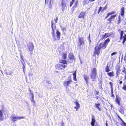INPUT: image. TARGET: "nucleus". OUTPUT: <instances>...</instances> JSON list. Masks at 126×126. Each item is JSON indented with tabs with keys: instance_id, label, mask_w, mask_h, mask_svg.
<instances>
[{
	"instance_id": "38",
	"label": "nucleus",
	"mask_w": 126,
	"mask_h": 126,
	"mask_svg": "<svg viewBox=\"0 0 126 126\" xmlns=\"http://www.w3.org/2000/svg\"><path fill=\"white\" fill-rule=\"evenodd\" d=\"M117 81L118 82V83L119 84H121L123 82V81L121 79H120L118 80Z\"/></svg>"
},
{
	"instance_id": "47",
	"label": "nucleus",
	"mask_w": 126,
	"mask_h": 126,
	"mask_svg": "<svg viewBox=\"0 0 126 126\" xmlns=\"http://www.w3.org/2000/svg\"><path fill=\"white\" fill-rule=\"evenodd\" d=\"M58 17H57L55 18L54 19V20L55 21V23H56L57 22V21L58 20Z\"/></svg>"
},
{
	"instance_id": "52",
	"label": "nucleus",
	"mask_w": 126,
	"mask_h": 126,
	"mask_svg": "<svg viewBox=\"0 0 126 126\" xmlns=\"http://www.w3.org/2000/svg\"><path fill=\"white\" fill-rule=\"evenodd\" d=\"M106 8H107V6H105V7H104L103 9V10H102V11H104V10Z\"/></svg>"
},
{
	"instance_id": "57",
	"label": "nucleus",
	"mask_w": 126,
	"mask_h": 126,
	"mask_svg": "<svg viewBox=\"0 0 126 126\" xmlns=\"http://www.w3.org/2000/svg\"><path fill=\"white\" fill-rule=\"evenodd\" d=\"M106 126H108V123L107 121H106Z\"/></svg>"
},
{
	"instance_id": "23",
	"label": "nucleus",
	"mask_w": 126,
	"mask_h": 126,
	"mask_svg": "<svg viewBox=\"0 0 126 126\" xmlns=\"http://www.w3.org/2000/svg\"><path fill=\"white\" fill-rule=\"evenodd\" d=\"M107 74L108 76L110 77H112L114 76V72L112 71L110 72H108L107 73Z\"/></svg>"
},
{
	"instance_id": "51",
	"label": "nucleus",
	"mask_w": 126,
	"mask_h": 126,
	"mask_svg": "<svg viewBox=\"0 0 126 126\" xmlns=\"http://www.w3.org/2000/svg\"><path fill=\"white\" fill-rule=\"evenodd\" d=\"M90 33L89 34V36H88V40H90Z\"/></svg>"
},
{
	"instance_id": "14",
	"label": "nucleus",
	"mask_w": 126,
	"mask_h": 126,
	"mask_svg": "<svg viewBox=\"0 0 126 126\" xmlns=\"http://www.w3.org/2000/svg\"><path fill=\"white\" fill-rule=\"evenodd\" d=\"M75 100L76 101L74 102V103L75 104L76 106L74 107V108L76 109L77 111L80 108V104L79 103L77 100Z\"/></svg>"
},
{
	"instance_id": "30",
	"label": "nucleus",
	"mask_w": 126,
	"mask_h": 126,
	"mask_svg": "<svg viewBox=\"0 0 126 126\" xmlns=\"http://www.w3.org/2000/svg\"><path fill=\"white\" fill-rule=\"evenodd\" d=\"M100 103H95V105L96 106V108L98 109V110L99 111L101 110V109L100 108Z\"/></svg>"
},
{
	"instance_id": "3",
	"label": "nucleus",
	"mask_w": 126,
	"mask_h": 126,
	"mask_svg": "<svg viewBox=\"0 0 126 126\" xmlns=\"http://www.w3.org/2000/svg\"><path fill=\"white\" fill-rule=\"evenodd\" d=\"M124 32L123 30H122L120 33V37L119 39L121 40L123 39V41L122 42V44H124L125 42L126 41V34H124L123 36Z\"/></svg>"
},
{
	"instance_id": "43",
	"label": "nucleus",
	"mask_w": 126,
	"mask_h": 126,
	"mask_svg": "<svg viewBox=\"0 0 126 126\" xmlns=\"http://www.w3.org/2000/svg\"><path fill=\"white\" fill-rule=\"evenodd\" d=\"M74 1L71 0V1L70 2V7H71L72 6L74 3Z\"/></svg>"
},
{
	"instance_id": "12",
	"label": "nucleus",
	"mask_w": 126,
	"mask_h": 126,
	"mask_svg": "<svg viewBox=\"0 0 126 126\" xmlns=\"http://www.w3.org/2000/svg\"><path fill=\"white\" fill-rule=\"evenodd\" d=\"M78 40L79 43V44L78 45V46L80 47L81 45H84V41L83 38L79 37L78 38Z\"/></svg>"
},
{
	"instance_id": "36",
	"label": "nucleus",
	"mask_w": 126,
	"mask_h": 126,
	"mask_svg": "<svg viewBox=\"0 0 126 126\" xmlns=\"http://www.w3.org/2000/svg\"><path fill=\"white\" fill-rule=\"evenodd\" d=\"M29 91L30 92V95H31V96H32V98H34V95L33 94V93H32V92H31V90L30 89V90H29Z\"/></svg>"
},
{
	"instance_id": "5",
	"label": "nucleus",
	"mask_w": 126,
	"mask_h": 126,
	"mask_svg": "<svg viewBox=\"0 0 126 126\" xmlns=\"http://www.w3.org/2000/svg\"><path fill=\"white\" fill-rule=\"evenodd\" d=\"M121 66L119 64L116 65L115 67V69L116 70L115 78H117L119 77V75L120 74V71H121Z\"/></svg>"
},
{
	"instance_id": "39",
	"label": "nucleus",
	"mask_w": 126,
	"mask_h": 126,
	"mask_svg": "<svg viewBox=\"0 0 126 126\" xmlns=\"http://www.w3.org/2000/svg\"><path fill=\"white\" fill-rule=\"evenodd\" d=\"M122 88L125 91H126V85H124L123 87Z\"/></svg>"
},
{
	"instance_id": "41",
	"label": "nucleus",
	"mask_w": 126,
	"mask_h": 126,
	"mask_svg": "<svg viewBox=\"0 0 126 126\" xmlns=\"http://www.w3.org/2000/svg\"><path fill=\"white\" fill-rule=\"evenodd\" d=\"M102 9V7H101V6L99 8L98 10V12H97L98 14L100 13V11Z\"/></svg>"
},
{
	"instance_id": "50",
	"label": "nucleus",
	"mask_w": 126,
	"mask_h": 126,
	"mask_svg": "<svg viewBox=\"0 0 126 126\" xmlns=\"http://www.w3.org/2000/svg\"><path fill=\"white\" fill-rule=\"evenodd\" d=\"M31 102H32L34 104H35V101L34 100V98H32V99L31 100Z\"/></svg>"
},
{
	"instance_id": "24",
	"label": "nucleus",
	"mask_w": 126,
	"mask_h": 126,
	"mask_svg": "<svg viewBox=\"0 0 126 126\" xmlns=\"http://www.w3.org/2000/svg\"><path fill=\"white\" fill-rule=\"evenodd\" d=\"M59 63L62 64H67V61L66 60L63 59H60L59 60Z\"/></svg>"
},
{
	"instance_id": "15",
	"label": "nucleus",
	"mask_w": 126,
	"mask_h": 126,
	"mask_svg": "<svg viewBox=\"0 0 126 126\" xmlns=\"http://www.w3.org/2000/svg\"><path fill=\"white\" fill-rule=\"evenodd\" d=\"M68 57L69 60L70 61L74 60H75V57L74 56L73 54L72 53H69L68 56Z\"/></svg>"
},
{
	"instance_id": "7",
	"label": "nucleus",
	"mask_w": 126,
	"mask_h": 126,
	"mask_svg": "<svg viewBox=\"0 0 126 126\" xmlns=\"http://www.w3.org/2000/svg\"><path fill=\"white\" fill-rule=\"evenodd\" d=\"M56 35L55 36V35L52 36L54 39V40H59L60 39L61 34L60 32L58 30L56 31Z\"/></svg>"
},
{
	"instance_id": "33",
	"label": "nucleus",
	"mask_w": 126,
	"mask_h": 126,
	"mask_svg": "<svg viewBox=\"0 0 126 126\" xmlns=\"http://www.w3.org/2000/svg\"><path fill=\"white\" fill-rule=\"evenodd\" d=\"M118 118L122 121V123L121 125L122 126H126V123L124 122L122 120V119L119 116H118Z\"/></svg>"
},
{
	"instance_id": "27",
	"label": "nucleus",
	"mask_w": 126,
	"mask_h": 126,
	"mask_svg": "<svg viewBox=\"0 0 126 126\" xmlns=\"http://www.w3.org/2000/svg\"><path fill=\"white\" fill-rule=\"evenodd\" d=\"M105 69V72L107 73L110 71V67L108 64L106 66Z\"/></svg>"
},
{
	"instance_id": "19",
	"label": "nucleus",
	"mask_w": 126,
	"mask_h": 126,
	"mask_svg": "<svg viewBox=\"0 0 126 126\" xmlns=\"http://www.w3.org/2000/svg\"><path fill=\"white\" fill-rule=\"evenodd\" d=\"M120 98L117 95L116 96V98L115 100V102L117 104L119 105H120Z\"/></svg>"
},
{
	"instance_id": "48",
	"label": "nucleus",
	"mask_w": 126,
	"mask_h": 126,
	"mask_svg": "<svg viewBox=\"0 0 126 126\" xmlns=\"http://www.w3.org/2000/svg\"><path fill=\"white\" fill-rule=\"evenodd\" d=\"M66 91L67 92H69L70 91V90L69 88H67V87H66Z\"/></svg>"
},
{
	"instance_id": "60",
	"label": "nucleus",
	"mask_w": 126,
	"mask_h": 126,
	"mask_svg": "<svg viewBox=\"0 0 126 126\" xmlns=\"http://www.w3.org/2000/svg\"><path fill=\"white\" fill-rule=\"evenodd\" d=\"M123 78V77L122 76H121L120 77V79H122Z\"/></svg>"
},
{
	"instance_id": "8",
	"label": "nucleus",
	"mask_w": 126,
	"mask_h": 126,
	"mask_svg": "<svg viewBox=\"0 0 126 126\" xmlns=\"http://www.w3.org/2000/svg\"><path fill=\"white\" fill-rule=\"evenodd\" d=\"M116 15H111L108 18L107 20L108 24H111V21H113L115 20V18L116 16Z\"/></svg>"
},
{
	"instance_id": "13",
	"label": "nucleus",
	"mask_w": 126,
	"mask_h": 126,
	"mask_svg": "<svg viewBox=\"0 0 126 126\" xmlns=\"http://www.w3.org/2000/svg\"><path fill=\"white\" fill-rule=\"evenodd\" d=\"M85 16V12L82 11L79 15L78 16V18H82L83 19L84 18Z\"/></svg>"
},
{
	"instance_id": "63",
	"label": "nucleus",
	"mask_w": 126,
	"mask_h": 126,
	"mask_svg": "<svg viewBox=\"0 0 126 126\" xmlns=\"http://www.w3.org/2000/svg\"><path fill=\"white\" fill-rule=\"evenodd\" d=\"M100 99L101 100H102V98H100Z\"/></svg>"
},
{
	"instance_id": "55",
	"label": "nucleus",
	"mask_w": 126,
	"mask_h": 126,
	"mask_svg": "<svg viewBox=\"0 0 126 126\" xmlns=\"http://www.w3.org/2000/svg\"><path fill=\"white\" fill-rule=\"evenodd\" d=\"M61 125L63 126L64 125V123H63V122H62V123H61Z\"/></svg>"
},
{
	"instance_id": "58",
	"label": "nucleus",
	"mask_w": 126,
	"mask_h": 126,
	"mask_svg": "<svg viewBox=\"0 0 126 126\" xmlns=\"http://www.w3.org/2000/svg\"><path fill=\"white\" fill-rule=\"evenodd\" d=\"M89 40V44L90 45V44L91 42V40L90 39V40Z\"/></svg>"
},
{
	"instance_id": "9",
	"label": "nucleus",
	"mask_w": 126,
	"mask_h": 126,
	"mask_svg": "<svg viewBox=\"0 0 126 126\" xmlns=\"http://www.w3.org/2000/svg\"><path fill=\"white\" fill-rule=\"evenodd\" d=\"M25 118V117L24 116H18L15 117L14 116H12L11 117V120L13 122L16 121L18 119H24Z\"/></svg>"
},
{
	"instance_id": "25",
	"label": "nucleus",
	"mask_w": 126,
	"mask_h": 126,
	"mask_svg": "<svg viewBox=\"0 0 126 126\" xmlns=\"http://www.w3.org/2000/svg\"><path fill=\"white\" fill-rule=\"evenodd\" d=\"M91 74H97V72L96 68H94L92 69L91 71Z\"/></svg>"
},
{
	"instance_id": "1",
	"label": "nucleus",
	"mask_w": 126,
	"mask_h": 126,
	"mask_svg": "<svg viewBox=\"0 0 126 126\" xmlns=\"http://www.w3.org/2000/svg\"><path fill=\"white\" fill-rule=\"evenodd\" d=\"M106 47V46L104 43H100L98 47L97 46L95 47L94 48V55H99L100 53V49H104Z\"/></svg>"
},
{
	"instance_id": "40",
	"label": "nucleus",
	"mask_w": 126,
	"mask_h": 126,
	"mask_svg": "<svg viewBox=\"0 0 126 126\" xmlns=\"http://www.w3.org/2000/svg\"><path fill=\"white\" fill-rule=\"evenodd\" d=\"M109 84L110 85L111 89L112 88H113L112 83L111 82H109Z\"/></svg>"
},
{
	"instance_id": "29",
	"label": "nucleus",
	"mask_w": 126,
	"mask_h": 126,
	"mask_svg": "<svg viewBox=\"0 0 126 126\" xmlns=\"http://www.w3.org/2000/svg\"><path fill=\"white\" fill-rule=\"evenodd\" d=\"M122 72L125 74L124 76V80H125L126 79V69L125 67H123V69L122 70Z\"/></svg>"
},
{
	"instance_id": "44",
	"label": "nucleus",
	"mask_w": 126,
	"mask_h": 126,
	"mask_svg": "<svg viewBox=\"0 0 126 126\" xmlns=\"http://www.w3.org/2000/svg\"><path fill=\"white\" fill-rule=\"evenodd\" d=\"M95 95H98L99 94V92L98 91H97L96 90L95 91Z\"/></svg>"
},
{
	"instance_id": "31",
	"label": "nucleus",
	"mask_w": 126,
	"mask_h": 126,
	"mask_svg": "<svg viewBox=\"0 0 126 126\" xmlns=\"http://www.w3.org/2000/svg\"><path fill=\"white\" fill-rule=\"evenodd\" d=\"M62 58L64 59H65L67 58V54L66 52L65 53H62Z\"/></svg>"
},
{
	"instance_id": "4",
	"label": "nucleus",
	"mask_w": 126,
	"mask_h": 126,
	"mask_svg": "<svg viewBox=\"0 0 126 126\" xmlns=\"http://www.w3.org/2000/svg\"><path fill=\"white\" fill-rule=\"evenodd\" d=\"M67 80L64 81L63 82V85L66 87L69 86V85L72 82L71 77L70 76L68 77Z\"/></svg>"
},
{
	"instance_id": "26",
	"label": "nucleus",
	"mask_w": 126,
	"mask_h": 126,
	"mask_svg": "<svg viewBox=\"0 0 126 126\" xmlns=\"http://www.w3.org/2000/svg\"><path fill=\"white\" fill-rule=\"evenodd\" d=\"M73 80L75 81H77V79L76 78V71H75L73 72Z\"/></svg>"
},
{
	"instance_id": "10",
	"label": "nucleus",
	"mask_w": 126,
	"mask_h": 126,
	"mask_svg": "<svg viewBox=\"0 0 126 126\" xmlns=\"http://www.w3.org/2000/svg\"><path fill=\"white\" fill-rule=\"evenodd\" d=\"M67 0H62L61 5L63 11L66 8V1Z\"/></svg>"
},
{
	"instance_id": "62",
	"label": "nucleus",
	"mask_w": 126,
	"mask_h": 126,
	"mask_svg": "<svg viewBox=\"0 0 126 126\" xmlns=\"http://www.w3.org/2000/svg\"><path fill=\"white\" fill-rule=\"evenodd\" d=\"M72 0V1H73L74 2L75 1V0Z\"/></svg>"
},
{
	"instance_id": "32",
	"label": "nucleus",
	"mask_w": 126,
	"mask_h": 126,
	"mask_svg": "<svg viewBox=\"0 0 126 126\" xmlns=\"http://www.w3.org/2000/svg\"><path fill=\"white\" fill-rule=\"evenodd\" d=\"M3 114L2 111L0 110V121H2L3 120Z\"/></svg>"
},
{
	"instance_id": "18",
	"label": "nucleus",
	"mask_w": 126,
	"mask_h": 126,
	"mask_svg": "<svg viewBox=\"0 0 126 126\" xmlns=\"http://www.w3.org/2000/svg\"><path fill=\"white\" fill-rule=\"evenodd\" d=\"M97 74H90V77L92 81H95L96 80V76Z\"/></svg>"
},
{
	"instance_id": "45",
	"label": "nucleus",
	"mask_w": 126,
	"mask_h": 126,
	"mask_svg": "<svg viewBox=\"0 0 126 126\" xmlns=\"http://www.w3.org/2000/svg\"><path fill=\"white\" fill-rule=\"evenodd\" d=\"M22 64L23 65V67L22 68L23 70V71H24L25 69V65L24 64V63L22 62Z\"/></svg>"
},
{
	"instance_id": "46",
	"label": "nucleus",
	"mask_w": 126,
	"mask_h": 126,
	"mask_svg": "<svg viewBox=\"0 0 126 126\" xmlns=\"http://www.w3.org/2000/svg\"><path fill=\"white\" fill-rule=\"evenodd\" d=\"M117 54V52H114L111 54V55L113 56L114 55H116Z\"/></svg>"
},
{
	"instance_id": "64",
	"label": "nucleus",
	"mask_w": 126,
	"mask_h": 126,
	"mask_svg": "<svg viewBox=\"0 0 126 126\" xmlns=\"http://www.w3.org/2000/svg\"><path fill=\"white\" fill-rule=\"evenodd\" d=\"M56 72H57V73H58V71H56Z\"/></svg>"
},
{
	"instance_id": "37",
	"label": "nucleus",
	"mask_w": 126,
	"mask_h": 126,
	"mask_svg": "<svg viewBox=\"0 0 126 126\" xmlns=\"http://www.w3.org/2000/svg\"><path fill=\"white\" fill-rule=\"evenodd\" d=\"M21 58V60L20 61L22 63V62L23 63V62H24V60L23 58V56L21 55L20 56Z\"/></svg>"
},
{
	"instance_id": "22",
	"label": "nucleus",
	"mask_w": 126,
	"mask_h": 126,
	"mask_svg": "<svg viewBox=\"0 0 126 126\" xmlns=\"http://www.w3.org/2000/svg\"><path fill=\"white\" fill-rule=\"evenodd\" d=\"M115 13V12L114 11H113L111 12L108 13L107 14L106 16L105 17V18L106 19L110 15L114 14Z\"/></svg>"
},
{
	"instance_id": "20",
	"label": "nucleus",
	"mask_w": 126,
	"mask_h": 126,
	"mask_svg": "<svg viewBox=\"0 0 126 126\" xmlns=\"http://www.w3.org/2000/svg\"><path fill=\"white\" fill-rule=\"evenodd\" d=\"M110 36V34L108 33H105L102 35V39L106 38Z\"/></svg>"
},
{
	"instance_id": "11",
	"label": "nucleus",
	"mask_w": 126,
	"mask_h": 126,
	"mask_svg": "<svg viewBox=\"0 0 126 126\" xmlns=\"http://www.w3.org/2000/svg\"><path fill=\"white\" fill-rule=\"evenodd\" d=\"M51 27L52 28V36H53L55 35V31L54 29L56 28V25L55 24L53 23V21L52 20L51 21Z\"/></svg>"
},
{
	"instance_id": "54",
	"label": "nucleus",
	"mask_w": 126,
	"mask_h": 126,
	"mask_svg": "<svg viewBox=\"0 0 126 126\" xmlns=\"http://www.w3.org/2000/svg\"><path fill=\"white\" fill-rule=\"evenodd\" d=\"M95 0H89V1L90 2H93L95 1Z\"/></svg>"
},
{
	"instance_id": "34",
	"label": "nucleus",
	"mask_w": 126,
	"mask_h": 126,
	"mask_svg": "<svg viewBox=\"0 0 126 126\" xmlns=\"http://www.w3.org/2000/svg\"><path fill=\"white\" fill-rule=\"evenodd\" d=\"M111 96L112 97L114 98L115 97V96H114V95L113 94V88H112L111 89Z\"/></svg>"
},
{
	"instance_id": "61",
	"label": "nucleus",
	"mask_w": 126,
	"mask_h": 126,
	"mask_svg": "<svg viewBox=\"0 0 126 126\" xmlns=\"http://www.w3.org/2000/svg\"><path fill=\"white\" fill-rule=\"evenodd\" d=\"M126 27V30L124 31V32H126V26L125 27Z\"/></svg>"
},
{
	"instance_id": "28",
	"label": "nucleus",
	"mask_w": 126,
	"mask_h": 126,
	"mask_svg": "<svg viewBox=\"0 0 126 126\" xmlns=\"http://www.w3.org/2000/svg\"><path fill=\"white\" fill-rule=\"evenodd\" d=\"M110 41V40L109 38H108L106 39L104 42L103 43L107 47L108 43Z\"/></svg>"
},
{
	"instance_id": "2",
	"label": "nucleus",
	"mask_w": 126,
	"mask_h": 126,
	"mask_svg": "<svg viewBox=\"0 0 126 126\" xmlns=\"http://www.w3.org/2000/svg\"><path fill=\"white\" fill-rule=\"evenodd\" d=\"M27 50L31 54L32 53V51L34 49V46L32 43L29 42L27 45Z\"/></svg>"
},
{
	"instance_id": "16",
	"label": "nucleus",
	"mask_w": 126,
	"mask_h": 126,
	"mask_svg": "<svg viewBox=\"0 0 126 126\" xmlns=\"http://www.w3.org/2000/svg\"><path fill=\"white\" fill-rule=\"evenodd\" d=\"M84 79L85 80L87 85H88L89 80V76L86 75H84L83 76Z\"/></svg>"
},
{
	"instance_id": "56",
	"label": "nucleus",
	"mask_w": 126,
	"mask_h": 126,
	"mask_svg": "<svg viewBox=\"0 0 126 126\" xmlns=\"http://www.w3.org/2000/svg\"><path fill=\"white\" fill-rule=\"evenodd\" d=\"M122 30H121V29H119L118 30V32H121V31Z\"/></svg>"
},
{
	"instance_id": "59",
	"label": "nucleus",
	"mask_w": 126,
	"mask_h": 126,
	"mask_svg": "<svg viewBox=\"0 0 126 126\" xmlns=\"http://www.w3.org/2000/svg\"><path fill=\"white\" fill-rule=\"evenodd\" d=\"M96 98L97 99L98 98H99L100 97L98 96H96Z\"/></svg>"
},
{
	"instance_id": "35",
	"label": "nucleus",
	"mask_w": 126,
	"mask_h": 126,
	"mask_svg": "<svg viewBox=\"0 0 126 126\" xmlns=\"http://www.w3.org/2000/svg\"><path fill=\"white\" fill-rule=\"evenodd\" d=\"M118 20L117 24L119 25L121 22V17L120 16H118Z\"/></svg>"
},
{
	"instance_id": "6",
	"label": "nucleus",
	"mask_w": 126,
	"mask_h": 126,
	"mask_svg": "<svg viewBox=\"0 0 126 126\" xmlns=\"http://www.w3.org/2000/svg\"><path fill=\"white\" fill-rule=\"evenodd\" d=\"M66 65L64 64H59L58 63L55 65L56 69L58 70H63L66 67Z\"/></svg>"
},
{
	"instance_id": "42",
	"label": "nucleus",
	"mask_w": 126,
	"mask_h": 126,
	"mask_svg": "<svg viewBox=\"0 0 126 126\" xmlns=\"http://www.w3.org/2000/svg\"><path fill=\"white\" fill-rule=\"evenodd\" d=\"M74 1L71 0V1L70 2V7H71L72 6L74 3Z\"/></svg>"
},
{
	"instance_id": "17",
	"label": "nucleus",
	"mask_w": 126,
	"mask_h": 126,
	"mask_svg": "<svg viewBox=\"0 0 126 126\" xmlns=\"http://www.w3.org/2000/svg\"><path fill=\"white\" fill-rule=\"evenodd\" d=\"M92 117L91 124L92 126H94V124L96 122V121L93 115H92Z\"/></svg>"
},
{
	"instance_id": "53",
	"label": "nucleus",
	"mask_w": 126,
	"mask_h": 126,
	"mask_svg": "<svg viewBox=\"0 0 126 126\" xmlns=\"http://www.w3.org/2000/svg\"><path fill=\"white\" fill-rule=\"evenodd\" d=\"M45 0V3H46L47 2V3H48L49 0Z\"/></svg>"
},
{
	"instance_id": "21",
	"label": "nucleus",
	"mask_w": 126,
	"mask_h": 126,
	"mask_svg": "<svg viewBox=\"0 0 126 126\" xmlns=\"http://www.w3.org/2000/svg\"><path fill=\"white\" fill-rule=\"evenodd\" d=\"M120 12V15L122 16H124V7H122L121 9Z\"/></svg>"
},
{
	"instance_id": "49",
	"label": "nucleus",
	"mask_w": 126,
	"mask_h": 126,
	"mask_svg": "<svg viewBox=\"0 0 126 126\" xmlns=\"http://www.w3.org/2000/svg\"><path fill=\"white\" fill-rule=\"evenodd\" d=\"M119 111L123 113H124V111L123 109H121L119 110Z\"/></svg>"
}]
</instances>
